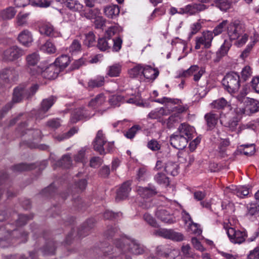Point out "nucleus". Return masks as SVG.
<instances>
[{"label": "nucleus", "mask_w": 259, "mask_h": 259, "mask_svg": "<svg viewBox=\"0 0 259 259\" xmlns=\"http://www.w3.org/2000/svg\"><path fill=\"white\" fill-rule=\"evenodd\" d=\"M115 244L116 248L124 253L128 251L132 254L138 255L144 252V249L142 246L136 241L126 238H122L116 240Z\"/></svg>", "instance_id": "1"}, {"label": "nucleus", "mask_w": 259, "mask_h": 259, "mask_svg": "<svg viewBox=\"0 0 259 259\" xmlns=\"http://www.w3.org/2000/svg\"><path fill=\"white\" fill-rule=\"evenodd\" d=\"M38 89V85L36 84L33 85L29 90L26 89L24 85H20L14 90L12 102L18 103L24 99L31 98Z\"/></svg>", "instance_id": "2"}, {"label": "nucleus", "mask_w": 259, "mask_h": 259, "mask_svg": "<svg viewBox=\"0 0 259 259\" xmlns=\"http://www.w3.org/2000/svg\"><path fill=\"white\" fill-rule=\"evenodd\" d=\"M222 81L226 90L231 94L237 93L240 87L239 75L235 72L227 73Z\"/></svg>", "instance_id": "3"}, {"label": "nucleus", "mask_w": 259, "mask_h": 259, "mask_svg": "<svg viewBox=\"0 0 259 259\" xmlns=\"http://www.w3.org/2000/svg\"><path fill=\"white\" fill-rule=\"evenodd\" d=\"M180 100L177 99H171L167 97H163L161 99H158L156 100V102L161 103L165 104L166 108H170L169 112L170 111L172 112H176L175 114H179L180 113L186 112L188 110V107L186 106L179 105Z\"/></svg>", "instance_id": "4"}, {"label": "nucleus", "mask_w": 259, "mask_h": 259, "mask_svg": "<svg viewBox=\"0 0 259 259\" xmlns=\"http://www.w3.org/2000/svg\"><path fill=\"white\" fill-rule=\"evenodd\" d=\"M245 31L244 25L239 20L231 22L227 26V33L231 40H236Z\"/></svg>", "instance_id": "5"}, {"label": "nucleus", "mask_w": 259, "mask_h": 259, "mask_svg": "<svg viewBox=\"0 0 259 259\" xmlns=\"http://www.w3.org/2000/svg\"><path fill=\"white\" fill-rule=\"evenodd\" d=\"M224 227L226 230L227 235L232 243L240 244L245 241L246 237L245 231L236 230L233 228L229 227L227 224H224Z\"/></svg>", "instance_id": "6"}, {"label": "nucleus", "mask_w": 259, "mask_h": 259, "mask_svg": "<svg viewBox=\"0 0 259 259\" xmlns=\"http://www.w3.org/2000/svg\"><path fill=\"white\" fill-rule=\"evenodd\" d=\"M60 69L57 67L54 64L50 65L44 70L39 67H37L36 73L32 71L31 73L32 75L36 74H41V76L48 79H54L56 78L60 72Z\"/></svg>", "instance_id": "7"}, {"label": "nucleus", "mask_w": 259, "mask_h": 259, "mask_svg": "<svg viewBox=\"0 0 259 259\" xmlns=\"http://www.w3.org/2000/svg\"><path fill=\"white\" fill-rule=\"evenodd\" d=\"M208 6L202 4L192 3L180 8L178 12L181 14H187L190 16L195 15L207 9Z\"/></svg>", "instance_id": "8"}, {"label": "nucleus", "mask_w": 259, "mask_h": 259, "mask_svg": "<svg viewBox=\"0 0 259 259\" xmlns=\"http://www.w3.org/2000/svg\"><path fill=\"white\" fill-rule=\"evenodd\" d=\"M213 38V36L211 31H206L203 32L201 36L196 37L195 49H199L202 45H203L205 48H209L211 46V41Z\"/></svg>", "instance_id": "9"}, {"label": "nucleus", "mask_w": 259, "mask_h": 259, "mask_svg": "<svg viewBox=\"0 0 259 259\" xmlns=\"http://www.w3.org/2000/svg\"><path fill=\"white\" fill-rule=\"evenodd\" d=\"M238 120L236 115L232 113L223 114L221 116V123L227 127L231 131H234L238 125Z\"/></svg>", "instance_id": "10"}, {"label": "nucleus", "mask_w": 259, "mask_h": 259, "mask_svg": "<svg viewBox=\"0 0 259 259\" xmlns=\"http://www.w3.org/2000/svg\"><path fill=\"white\" fill-rule=\"evenodd\" d=\"M106 142V141L103 131L102 130L98 131L93 142L94 150L100 154H105L104 146Z\"/></svg>", "instance_id": "11"}, {"label": "nucleus", "mask_w": 259, "mask_h": 259, "mask_svg": "<svg viewBox=\"0 0 259 259\" xmlns=\"http://www.w3.org/2000/svg\"><path fill=\"white\" fill-rule=\"evenodd\" d=\"M169 141L171 145L177 149H183L185 148L189 141L188 137L185 138L177 133L170 137Z\"/></svg>", "instance_id": "12"}, {"label": "nucleus", "mask_w": 259, "mask_h": 259, "mask_svg": "<svg viewBox=\"0 0 259 259\" xmlns=\"http://www.w3.org/2000/svg\"><path fill=\"white\" fill-rule=\"evenodd\" d=\"M24 54V52L16 46L11 47L4 51L3 59L6 61H13Z\"/></svg>", "instance_id": "13"}, {"label": "nucleus", "mask_w": 259, "mask_h": 259, "mask_svg": "<svg viewBox=\"0 0 259 259\" xmlns=\"http://www.w3.org/2000/svg\"><path fill=\"white\" fill-rule=\"evenodd\" d=\"M137 192L141 197L144 198L151 197L157 193L155 187L151 185H148L145 187L138 186L137 187Z\"/></svg>", "instance_id": "14"}, {"label": "nucleus", "mask_w": 259, "mask_h": 259, "mask_svg": "<svg viewBox=\"0 0 259 259\" xmlns=\"http://www.w3.org/2000/svg\"><path fill=\"white\" fill-rule=\"evenodd\" d=\"M39 31L41 34L48 36L57 37L61 36V33L56 31L53 26L50 23L42 24L39 28Z\"/></svg>", "instance_id": "15"}, {"label": "nucleus", "mask_w": 259, "mask_h": 259, "mask_svg": "<svg viewBox=\"0 0 259 259\" xmlns=\"http://www.w3.org/2000/svg\"><path fill=\"white\" fill-rule=\"evenodd\" d=\"M57 98L55 96H52L48 98L44 99L41 103V107L39 111L38 117L42 118L44 116L41 115V114H44L46 113L49 109L53 106L54 103L56 101Z\"/></svg>", "instance_id": "16"}, {"label": "nucleus", "mask_w": 259, "mask_h": 259, "mask_svg": "<svg viewBox=\"0 0 259 259\" xmlns=\"http://www.w3.org/2000/svg\"><path fill=\"white\" fill-rule=\"evenodd\" d=\"M93 115L90 114L88 111L84 108L76 109L72 114L70 120L72 123H75L83 118H89Z\"/></svg>", "instance_id": "17"}, {"label": "nucleus", "mask_w": 259, "mask_h": 259, "mask_svg": "<svg viewBox=\"0 0 259 259\" xmlns=\"http://www.w3.org/2000/svg\"><path fill=\"white\" fill-rule=\"evenodd\" d=\"M131 183L130 182H126L122 185L117 191L115 197L116 201H119L127 197L129 192L131 190Z\"/></svg>", "instance_id": "18"}, {"label": "nucleus", "mask_w": 259, "mask_h": 259, "mask_svg": "<svg viewBox=\"0 0 259 259\" xmlns=\"http://www.w3.org/2000/svg\"><path fill=\"white\" fill-rule=\"evenodd\" d=\"M156 215L161 221L166 223L172 224L176 221L174 216L165 209H158L156 212Z\"/></svg>", "instance_id": "19"}, {"label": "nucleus", "mask_w": 259, "mask_h": 259, "mask_svg": "<svg viewBox=\"0 0 259 259\" xmlns=\"http://www.w3.org/2000/svg\"><path fill=\"white\" fill-rule=\"evenodd\" d=\"M231 47V44L230 41L225 40L220 49L216 52L215 57L213 59V62H218L223 57L227 55Z\"/></svg>", "instance_id": "20"}, {"label": "nucleus", "mask_w": 259, "mask_h": 259, "mask_svg": "<svg viewBox=\"0 0 259 259\" xmlns=\"http://www.w3.org/2000/svg\"><path fill=\"white\" fill-rule=\"evenodd\" d=\"M231 47V44L230 41L225 40L220 49L216 52L215 57L213 59V62H218L223 57L227 55Z\"/></svg>", "instance_id": "21"}, {"label": "nucleus", "mask_w": 259, "mask_h": 259, "mask_svg": "<svg viewBox=\"0 0 259 259\" xmlns=\"http://www.w3.org/2000/svg\"><path fill=\"white\" fill-rule=\"evenodd\" d=\"M194 133V128L189 124L183 123L178 127V132L180 135H182L184 137H188V140H191L193 138V135Z\"/></svg>", "instance_id": "22"}, {"label": "nucleus", "mask_w": 259, "mask_h": 259, "mask_svg": "<svg viewBox=\"0 0 259 259\" xmlns=\"http://www.w3.org/2000/svg\"><path fill=\"white\" fill-rule=\"evenodd\" d=\"M221 115L219 113L210 112L205 115L204 118L206 121L207 126L211 129L215 127L219 119L221 120Z\"/></svg>", "instance_id": "23"}, {"label": "nucleus", "mask_w": 259, "mask_h": 259, "mask_svg": "<svg viewBox=\"0 0 259 259\" xmlns=\"http://www.w3.org/2000/svg\"><path fill=\"white\" fill-rule=\"evenodd\" d=\"M10 232L5 228H0V246L5 248L10 246L12 243Z\"/></svg>", "instance_id": "24"}, {"label": "nucleus", "mask_w": 259, "mask_h": 259, "mask_svg": "<svg viewBox=\"0 0 259 259\" xmlns=\"http://www.w3.org/2000/svg\"><path fill=\"white\" fill-rule=\"evenodd\" d=\"M106 98L104 94H100L92 99L88 104L89 107L96 109L102 107L105 103Z\"/></svg>", "instance_id": "25"}, {"label": "nucleus", "mask_w": 259, "mask_h": 259, "mask_svg": "<svg viewBox=\"0 0 259 259\" xmlns=\"http://www.w3.org/2000/svg\"><path fill=\"white\" fill-rule=\"evenodd\" d=\"M18 39L21 44L25 46H28L33 41L32 34L27 29L24 30L19 33Z\"/></svg>", "instance_id": "26"}, {"label": "nucleus", "mask_w": 259, "mask_h": 259, "mask_svg": "<svg viewBox=\"0 0 259 259\" xmlns=\"http://www.w3.org/2000/svg\"><path fill=\"white\" fill-rule=\"evenodd\" d=\"M64 4L70 10L73 11H79L83 8L82 5L80 4L77 1L75 0H56Z\"/></svg>", "instance_id": "27"}, {"label": "nucleus", "mask_w": 259, "mask_h": 259, "mask_svg": "<svg viewBox=\"0 0 259 259\" xmlns=\"http://www.w3.org/2000/svg\"><path fill=\"white\" fill-rule=\"evenodd\" d=\"M18 75L17 72L13 68H6L2 71L0 77L6 81L8 80H13Z\"/></svg>", "instance_id": "28"}, {"label": "nucleus", "mask_w": 259, "mask_h": 259, "mask_svg": "<svg viewBox=\"0 0 259 259\" xmlns=\"http://www.w3.org/2000/svg\"><path fill=\"white\" fill-rule=\"evenodd\" d=\"M142 74L147 79L154 80L158 75L159 71L149 66H143Z\"/></svg>", "instance_id": "29"}, {"label": "nucleus", "mask_w": 259, "mask_h": 259, "mask_svg": "<svg viewBox=\"0 0 259 259\" xmlns=\"http://www.w3.org/2000/svg\"><path fill=\"white\" fill-rule=\"evenodd\" d=\"M179 167L177 163L168 161L165 164L164 170L167 174L176 176L179 173Z\"/></svg>", "instance_id": "30"}, {"label": "nucleus", "mask_w": 259, "mask_h": 259, "mask_svg": "<svg viewBox=\"0 0 259 259\" xmlns=\"http://www.w3.org/2000/svg\"><path fill=\"white\" fill-rule=\"evenodd\" d=\"M120 10L117 5H109L105 7L104 12L105 15L109 18H113L118 15Z\"/></svg>", "instance_id": "31"}, {"label": "nucleus", "mask_w": 259, "mask_h": 259, "mask_svg": "<svg viewBox=\"0 0 259 259\" xmlns=\"http://www.w3.org/2000/svg\"><path fill=\"white\" fill-rule=\"evenodd\" d=\"M168 114H169V110L164 108H160L151 111L149 113L148 117L150 119H157L164 115H167Z\"/></svg>", "instance_id": "32"}, {"label": "nucleus", "mask_w": 259, "mask_h": 259, "mask_svg": "<svg viewBox=\"0 0 259 259\" xmlns=\"http://www.w3.org/2000/svg\"><path fill=\"white\" fill-rule=\"evenodd\" d=\"M70 58L67 55H62L60 57L57 58L54 64L60 69H63L66 68L70 63Z\"/></svg>", "instance_id": "33"}, {"label": "nucleus", "mask_w": 259, "mask_h": 259, "mask_svg": "<svg viewBox=\"0 0 259 259\" xmlns=\"http://www.w3.org/2000/svg\"><path fill=\"white\" fill-rule=\"evenodd\" d=\"M40 57L39 54L36 52H34L31 54L27 55L26 57L27 65L28 66H34L39 61Z\"/></svg>", "instance_id": "34"}, {"label": "nucleus", "mask_w": 259, "mask_h": 259, "mask_svg": "<svg viewBox=\"0 0 259 259\" xmlns=\"http://www.w3.org/2000/svg\"><path fill=\"white\" fill-rule=\"evenodd\" d=\"M40 50L45 53L52 54H55L57 51V49L55 45L50 40L47 41L40 47Z\"/></svg>", "instance_id": "35"}, {"label": "nucleus", "mask_w": 259, "mask_h": 259, "mask_svg": "<svg viewBox=\"0 0 259 259\" xmlns=\"http://www.w3.org/2000/svg\"><path fill=\"white\" fill-rule=\"evenodd\" d=\"M238 150L245 155L251 156L255 152V146L254 144L243 145L240 146Z\"/></svg>", "instance_id": "36"}, {"label": "nucleus", "mask_w": 259, "mask_h": 259, "mask_svg": "<svg viewBox=\"0 0 259 259\" xmlns=\"http://www.w3.org/2000/svg\"><path fill=\"white\" fill-rule=\"evenodd\" d=\"M188 231L195 235L199 236L202 233V230L199 224L191 222L188 226Z\"/></svg>", "instance_id": "37"}, {"label": "nucleus", "mask_w": 259, "mask_h": 259, "mask_svg": "<svg viewBox=\"0 0 259 259\" xmlns=\"http://www.w3.org/2000/svg\"><path fill=\"white\" fill-rule=\"evenodd\" d=\"M100 14V9L96 8L93 9H90L88 11L84 12L83 16L88 19L93 20L99 16Z\"/></svg>", "instance_id": "38"}, {"label": "nucleus", "mask_w": 259, "mask_h": 259, "mask_svg": "<svg viewBox=\"0 0 259 259\" xmlns=\"http://www.w3.org/2000/svg\"><path fill=\"white\" fill-rule=\"evenodd\" d=\"M120 71V65L115 64L109 67L107 74L110 77H116L119 75Z\"/></svg>", "instance_id": "39"}, {"label": "nucleus", "mask_w": 259, "mask_h": 259, "mask_svg": "<svg viewBox=\"0 0 259 259\" xmlns=\"http://www.w3.org/2000/svg\"><path fill=\"white\" fill-rule=\"evenodd\" d=\"M96 42L95 35L93 32H89L85 34V38L83 41L84 45L88 47H91L95 45Z\"/></svg>", "instance_id": "40"}, {"label": "nucleus", "mask_w": 259, "mask_h": 259, "mask_svg": "<svg viewBox=\"0 0 259 259\" xmlns=\"http://www.w3.org/2000/svg\"><path fill=\"white\" fill-rule=\"evenodd\" d=\"M154 180L158 184L168 185L169 184V179L164 174L158 172L154 176Z\"/></svg>", "instance_id": "41"}, {"label": "nucleus", "mask_w": 259, "mask_h": 259, "mask_svg": "<svg viewBox=\"0 0 259 259\" xmlns=\"http://www.w3.org/2000/svg\"><path fill=\"white\" fill-rule=\"evenodd\" d=\"M77 132V129L76 127H72L68 132L56 136L55 138L58 141H61L69 138Z\"/></svg>", "instance_id": "42"}, {"label": "nucleus", "mask_w": 259, "mask_h": 259, "mask_svg": "<svg viewBox=\"0 0 259 259\" xmlns=\"http://www.w3.org/2000/svg\"><path fill=\"white\" fill-rule=\"evenodd\" d=\"M143 66L140 64L135 66L128 70V74L130 77L135 78L139 75L142 74Z\"/></svg>", "instance_id": "43"}, {"label": "nucleus", "mask_w": 259, "mask_h": 259, "mask_svg": "<svg viewBox=\"0 0 259 259\" xmlns=\"http://www.w3.org/2000/svg\"><path fill=\"white\" fill-rule=\"evenodd\" d=\"M104 77L103 76H98L96 78L89 80L88 85L91 88L100 87L104 84Z\"/></svg>", "instance_id": "44"}, {"label": "nucleus", "mask_w": 259, "mask_h": 259, "mask_svg": "<svg viewBox=\"0 0 259 259\" xmlns=\"http://www.w3.org/2000/svg\"><path fill=\"white\" fill-rule=\"evenodd\" d=\"M16 13L14 8L10 7L1 12V17L3 19H10L14 17Z\"/></svg>", "instance_id": "45"}, {"label": "nucleus", "mask_w": 259, "mask_h": 259, "mask_svg": "<svg viewBox=\"0 0 259 259\" xmlns=\"http://www.w3.org/2000/svg\"><path fill=\"white\" fill-rule=\"evenodd\" d=\"M55 249V243L53 241H50L43 248L42 251L45 254L52 255L54 254Z\"/></svg>", "instance_id": "46"}, {"label": "nucleus", "mask_w": 259, "mask_h": 259, "mask_svg": "<svg viewBox=\"0 0 259 259\" xmlns=\"http://www.w3.org/2000/svg\"><path fill=\"white\" fill-rule=\"evenodd\" d=\"M218 8L222 11H226L231 8V0H215Z\"/></svg>", "instance_id": "47"}, {"label": "nucleus", "mask_w": 259, "mask_h": 259, "mask_svg": "<svg viewBox=\"0 0 259 259\" xmlns=\"http://www.w3.org/2000/svg\"><path fill=\"white\" fill-rule=\"evenodd\" d=\"M181 119L180 115L177 114H172L168 119L167 122V126L169 128L173 127L175 124L179 122Z\"/></svg>", "instance_id": "48"}, {"label": "nucleus", "mask_w": 259, "mask_h": 259, "mask_svg": "<svg viewBox=\"0 0 259 259\" xmlns=\"http://www.w3.org/2000/svg\"><path fill=\"white\" fill-rule=\"evenodd\" d=\"M227 105H228V102L224 98L216 100L211 103V106L217 109L224 108Z\"/></svg>", "instance_id": "49"}, {"label": "nucleus", "mask_w": 259, "mask_h": 259, "mask_svg": "<svg viewBox=\"0 0 259 259\" xmlns=\"http://www.w3.org/2000/svg\"><path fill=\"white\" fill-rule=\"evenodd\" d=\"M109 43L105 38H101L98 39L97 47L102 51H105L110 48Z\"/></svg>", "instance_id": "50"}, {"label": "nucleus", "mask_w": 259, "mask_h": 259, "mask_svg": "<svg viewBox=\"0 0 259 259\" xmlns=\"http://www.w3.org/2000/svg\"><path fill=\"white\" fill-rule=\"evenodd\" d=\"M32 165L26 163H20L13 166L12 169L14 171L21 172L30 170L32 168Z\"/></svg>", "instance_id": "51"}, {"label": "nucleus", "mask_w": 259, "mask_h": 259, "mask_svg": "<svg viewBox=\"0 0 259 259\" xmlns=\"http://www.w3.org/2000/svg\"><path fill=\"white\" fill-rule=\"evenodd\" d=\"M143 219L146 222H147V223H148L151 226L154 228L158 227V225L157 223L156 220L150 214L148 213H145L143 215Z\"/></svg>", "instance_id": "52"}, {"label": "nucleus", "mask_w": 259, "mask_h": 259, "mask_svg": "<svg viewBox=\"0 0 259 259\" xmlns=\"http://www.w3.org/2000/svg\"><path fill=\"white\" fill-rule=\"evenodd\" d=\"M59 164L64 168L70 167L71 164V157L69 155H64L59 161Z\"/></svg>", "instance_id": "53"}, {"label": "nucleus", "mask_w": 259, "mask_h": 259, "mask_svg": "<svg viewBox=\"0 0 259 259\" xmlns=\"http://www.w3.org/2000/svg\"><path fill=\"white\" fill-rule=\"evenodd\" d=\"M81 49V45L80 42L77 39H74L69 47V51L70 53H73L80 51Z\"/></svg>", "instance_id": "54"}, {"label": "nucleus", "mask_w": 259, "mask_h": 259, "mask_svg": "<svg viewBox=\"0 0 259 259\" xmlns=\"http://www.w3.org/2000/svg\"><path fill=\"white\" fill-rule=\"evenodd\" d=\"M28 15V13L22 14L19 13L17 16V24L20 26L26 25L27 24L26 19Z\"/></svg>", "instance_id": "55"}, {"label": "nucleus", "mask_w": 259, "mask_h": 259, "mask_svg": "<svg viewBox=\"0 0 259 259\" xmlns=\"http://www.w3.org/2000/svg\"><path fill=\"white\" fill-rule=\"evenodd\" d=\"M124 99L120 95H114L111 96L109 99V103L113 106H119V103L121 102Z\"/></svg>", "instance_id": "56"}, {"label": "nucleus", "mask_w": 259, "mask_h": 259, "mask_svg": "<svg viewBox=\"0 0 259 259\" xmlns=\"http://www.w3.org/2000/svg\"><path fill=\"white\" fill-rule=\"evenodd\" d=\"M228 23L227 20H224L219 24H218L213 29L212 34L214 33V35H218L221 34L224 30Z\"/></svg>", "instance_id": "57"}, {"label": "nucleus", "mask_w": 259, "mask_h": 259, "mask_svg": "<svg viewBox=\"0 0 259 259\" xmlns=\"http://www.w3.org/2000/svg\"><path fill=\"white\" fill-rule=\"evenodd\" d=\"M200 68L197 65L191 66L188 70L184 71L182 76L186 77L189 75H193L194 77V75L197 74L196 72Z\"/></svg>", "instance_id": "58"}, {"label": "nucleus", "mask_w": 259, "mask_h": 259, "mask_svg": "<svg viewBox=\"0 0 259 259\" xmlns=\"http://www.w3.org/2000/svg\"><path fill=\"white\" fill-rule=\"evenodd\" d=\"M94 20V24L96 28L103 29L105 25L106 20L102 16H99Z\"/></svg>", "instance_id": "59"}, {"label": "nucleus", "mask_w": 259, "mask_h": 259, "mask_svg": "<svg viewBox=\"0 0 259 259\" xmlns=\"http://www.w3.org/2000/svg\"><path fill=\"white\" fill-rule=\"evenodd\" d=\"M87 185V182L85 179H81L76 182L74 184V188L76 189L75 191L79 192L84 190Z\"/></svg>", "instance_id": "60"}, {"label": "nucleus", "mask_w": 259, "mask_h": 259, "mask_svg": "<svg viewBox=\"0 0 259 259\" xmlns=\"http://www.w3.org/2000/svg\"><path fill=\"white\" fill-rule=\"evenodd\" d=\"M181 250L183 254L187 257L194 258V255L191 251V248L189 244L183 245L181 247Z\"/></svg>", "instance_id": "61"}, {"label": "nucleus", "mask_w": 259, "mask_h": 259, "mask_svg": "<svg viewBox=\"0 0 259 259\" xmlns=\"http://www.w3.org/2000/svg\"><path fill=\"white\" fill-rule=\"evenodd\" d=\"M31 5L41 7H47L50 6L51 0H31Z\"/></svg>", "instance_id": "62"}, {"label": "nucleus", "mask_w": 259, "mask_h": 259, "mask_svg": "<svg viewBox=\"0 0 259 259\" xmlns=\"http://www.w3.org/2000/svg\"><path fill=\"white\" fill-rule=\"evenodd\" d=\"M140 129L139 125H135L130 128L125 134V136L129 139L133 138L137 131Z\"/></svg>", "instance_id": "63"}, {"label": "nucleus", "mask_w": 259, "mask_h": 259, "mask_svg": "<svg viewBox=\"0 0 259 259\" xmlns=\"http://www.w3.org/2000/svg\"><path fill=\"white\" fill-rule=\"evenodd\" d=\"M147 147L152 151H157L160 149V145L154 139L151 140L148 142Z\"/></svg>", "instance_id": "64"}]
</instances>
